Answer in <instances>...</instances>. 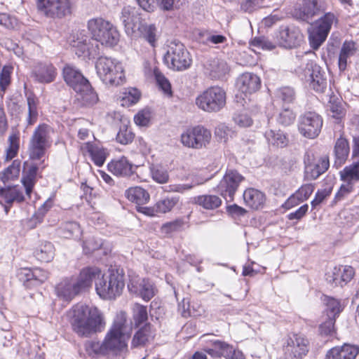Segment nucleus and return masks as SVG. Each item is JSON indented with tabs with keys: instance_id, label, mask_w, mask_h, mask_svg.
<instances>
[{
	"instance_id": "40",
	"label": "nucleus",
	"mask_w": 359,
	"mask_h": 359,
	"mask_svg": "<svg viewBox=\"0 0 359 359\" xmlns=\"http://www.w3.org/2000/svg\"><path fill=\"white\" fill-rule=\"evenodd\" d=\"M88 151L89 152L93 163L98 167L102 166L108 155L106 149L97 144H87Z\"/></svg>"
},
{
	"instance_id": "54",
	"label": "nucleus",
	"mask_w": 359,
	"mask_h": 359,
	"mask_svg": "<svg viewBox=\"0 0 359 359\" xmlns=\"http://www.w3.org/2000/svg\"><path fill=\"white\" fill-rule=\"evenodd\" d=\"M133 139L134 134L126 126H123L120 128L116 137V141L121 144H128L131 143Z\"/></svg>"
},
{
	"instance_id": "23",
	"label": "nucleus",
	"mask_w": 359,
	"mask_h": 359,
	"mask_svg": "<svg viewBox=\"0 0 359 359\" xmlns=\"http://www.w3.org/2000/svg\"><path fill=\"white\" fill-rule=\"evenodd\" d=\"M204 67L206 73L212 79H222L230 71L227 62L224 60L218 57L210 58L206 61Z\"/></svg>"
},
{
	"instance_id": "10",
	"label": "nucleus",
	"mask_w": 359,
	"mask_h": 359,
	"mask_svg": "<svg viewBox=\"0 0 359 359\" xmlns=\"http://www.w3.org/2000/svg\"><path fill=\"white\" fill-rule=\"evenodd\" d=\"M196 104L205 111H219L226 104V92L219 86H212L196 97Z\"/></svg>"
},
{
	"instance_id": "41",
	"label": "nucleus",
	"mask_w": 359,
	"mask_h": 359,
	"mask_svg": "<svg viewBox=\"0 0 359 359\" xmlns=\"http://www.w3.org/2000/svg\"><path fill=\"white\" fill-rule=\"evenodd\" d=\"M264 136L268 142L278 147H284L288 143V139L281 130H269L265 132Z\"/></svg>"
},
{
	"instance_id": "21",
	"label": "nucleus",
	"mask_w": 359,
	"mask_h": 359,
	"mask_svg": "<svg viewBox=\"0 0 359 359\" xmlns=\"http://www.w3.org/2000/svg\"><path fill=\"white\" fill-rule=\"evenodd\" d=\"M309 341L303 335L293 334L287 340L286 353L292 358H301L309 351Z\"/></svg>"
},
{
	"instance_id": "20",
	"label": "nucleus",
	"mask_w": 359,
	"mask_h": 359,
	"mask_svg": "<svg viewBox=\"0 0 359 359\" xmlns=\"http://www.w3.org/2000/svg\"><path fill=\"white\" fill-rule=\"evenodd\" d=\"M303 37L299 28L295 26H290L280 28L277 36V41L280 46L285 48H293L301 44Z\"/></svg>"
},
{
	"instance_id": "19",
	"label": "nucleus",
	"mask_w": 359,
	"mask_h": 359,
	"mask_svg": "<svg viewBox=\"0 0 359 359\" xmlns=\"http://www.w3.org/2000/svg\"><path fill=\"white\" fill-rule=\"evenodd\" d=\"M17 276L27 287H32L43 283L48 278V273L40 268H22L18 270Z\"/></svg>"
},
{
	"instance_id": "26",
	"label": "nucleus",
	"mask_w": 359,
	"mask_h": 359,
	"mask_svg": "<svg viewBox=\"0 0 359 359\" xmlns=\"http://www.w3.org/2000/svg\"><path fill=\"white\" fill-rule=\"evenodd\" d=\"M34 79L41 83H50L55 81L57 69L51 63H40L33 71Z\"/></svg>"
},
{
	"instance_id": "7",
	"label": "nucleus",
	"mask_w": 359,
	"mask_h": 359,
	"mask_svg": "<svg viewBox=\"0 0 359 359\" xmlns=\"http://www.w3.org/2000/svg\"><path fill=\"white\" fill-rule=\"evenodd\" d=\"M308 55H311V53H305L304 55L301 56L302 64L296 72L301 79L308 83L311 88L323 93L327 87L325 72L316 62L309 60Z\"/></svg>"
},
{
	"instance_id": "44",
	"label": "nucleus",
	"mask_w": 359,
	"mask_h": 359,
	"mask_svg": "<svg viewBox=\"0 0 359 359\" xmlns=\"http://www.w3.org/2000/svg\"><path fill=\"white\" fill-rule=\"evenodd\" d=\"M84 348L86 353L93 358L107 354L103 341L88 340L85 342Z\"/></svg>"
},
{
	"instance_id": "2",
	"label": "nucleus",
	"mask_w": 359,
	"mask_h": 359,
	"mask_svg": "<svg viewBox=\"0 0 359 359\" xmlns=\"http://www.w3.org/2000/svg\"><path fill=\"white\" fill-rule=\"evenodd\" d=\"M72 330L80 337H90L105 327L102 313L96 307L76 304L72 309Z\"/></svg>"
},
{
	"instance_id": "30",
	"label": "nucleus",
	"mask_w": 359,
	"mask_h": 359,
	"mask_svg": "<svg viewBox=\"0 0 359 359\" xmlns=\"http://www.w3.org/2000/svg\"><path fill=\"white\" fill-rule=\"evenodd\" d=\"M108 170L118 177H128L133 174V165L126 157L111 161L108 164Z\"/></svg>"
},
{
	"instance_id": "11",
	"label": "nucleus",
	"mask_w": 359,
	"mask_h": 359,
	"mask_svg": "<svg viewBox=\"0 0 359 359\" xmlns=\"http://www.w3.org/2000/svg\"><path fill=\"white\" fill-rule=\"evenodd\" d=\"M337 20L334 13H323L309 30V41L311 47L317 50L325 41L333 22Z\"/></svg>"
},
{
	"instance_id": "31",
	"label": "nucleus",
	"mask_w": 359,
	"mask_h": 359,
	"mask_svg": "<svg viewBox=\"0 0 359 359\" xmlns=\"http://www.w3.org/2000/svg\"><path fill=\"white\" fill-rule=\"evenodd\" d=\"M330 166V161L327 156L319 158L305 170V176L307 180H316L320 175L324 173Z\"/></svg>"
},
{
	"instance_id": "22",
	"label": "nucleus",
	"mask_w": 359,
	"mask_h": 359,
	"mask_svg": "<svg viewBox=\"0 0 359 359\" xmlns=\"http://www.w3.org/2000/svg\"><path fill=\"white\" fill-rule=\"evenodd\" d=\"M236 86L239 92L247 96L257 92L260 88L261 80L257 75L245 72L238 78Z\"/></svg>"
},
{
	"instance_id": "9",
	"label": "nucleus",
	"mask_w": 359,
	"mask_h": 359,
	"mask_svg": "<svg viewBox=\"0 0 359 359\" xmlns=\"http://www.w3.org/2000/svg\"><path fill=\"white\" fill-rule=\"evenodd\" d=\"M164 61L170 69L177 71H184L189 68L192 60L189 51L183 43L174 41L170 42Z\"/></svg>"
},
{
	"instance_id": "37",
	"label": "nucleus",
	"mask_w": 359,
	"mask_h": 359,
	"mask_svg": "<svg viewBox=\"0 0 359 359\" xmlns=\"http://www.w3.org/2000/svg\"><path fill=\"white\" fill-rule=\"evenodd\" d=\"M57 233L65 238H77L81 234V230L77 222H67L60 226Z\"/></svg>"
},
{
	"instance_id": "6",
	"label": "nucleus",
	"mask_w": 359,
	"mask_h": 359,
	"mask_svg": "<svg viewBox=\"0 0 359 359\" xmlns=\"http://www.w3.org/2000/svg\"><path fill=\"white\" fill-rule=\"evenodd\" d=\"M93 280L95 282L97 294L104 299H112L120 296L125 285L123 271L118 269H112L109 274H102L99 269V273Z\"/></svg>"
},
{
	"instance_id": "63",
	"label": "nucleus",
	"mask_w": 359,
	"mask_h": 359,
	"mask_svg": "<svg viewBox=\"0 0 359 359\" xmlns=\"http://www.w3.org/2000/svg\"><path fill=\"white\" fill-rule=\"evenodd\" d=\"M314 190V187L312 184L303 185L296 192L297 200L299 201H304L309 198Z\"/></svg>"
},
{
	"instance_id": "42",
	"label": "nucleus",
	"mask_w": 359,
	"mask_h": 359,
	"mask_svg": "<svg viewBox=\"0 0 359 359\" xmlns=\"http://www.w3.org/2000/svg\"><path fill=\"white\" fill-rule=\"evenodd\" d=\"M194 202L205 209L212 210L218 208L221 203V199L215 195H202L194 198Z\"/></svg>"
},
{
	"instance_id": "13",
	"label": "nucleus",
	"mask_w": 359,
	"mask_h": 359,
	"mask_svg": "<svg viewBox=\"0 0 359 359\" xmlns=\"http://www.w3.org/2000/svg\"><path fill=\"white\" fill-rule=\"evenodd\" d=\"M323 118L315 111H306L300 115L298 120V130L306 138L315 139L320 133Z\"/></svg>"
},
{
	"instance_id": "29",
	"label": "nucleus",
	"mask_w": 359,
	"mask_h": 359,
	"mask_svg": "<svg viewBox=\"0 0 359 359\" xmlns=\"http://www.w3.org/2000/svg\"><path fill=\"white\" fill-rule=\"evenodd\" d=\"M133 37H142L147 41L151 46H155L156 41V28L154 25L143 22L142 20L134 28Z\"/></svg>"
},
{
	"instance_id": "51",
	"label": "nucleus",
	"mask_w": 359,
	"mask_h": 359,
	"mask_svg": "<svg viewBox=\"0 0 359 359\" xmlns=\"http://www.w3.org/2000/svg\"><path fill=\"white\" fill-rule=\"evenodd\" d=\"M154 75L158 87L164 92V93L171 96L172 90L169 81L157 68L154 69Z\"/></svg>"
},
{
	"instance_id": "33",
	"label": "nucleus",
	"mask_w": 359,
	"mask_h": 359,
	"mask_svg": "<svg viewBox=\"0 0 359 359\" xmlns=\"http://www.w3.org/2000/svg\"><path fill=\"white\" fill-rule=\"evenodd\" d=\"M340 180L355 184L359 182V161L345 166L339 171Z\"/></svg>"
},
{
	"instance_id": "53",
	"label": "nucleus",
	"mask_w": 359,
	"mask_h": 359,
	"mask_svg": "<svg viewBox=\"0 0 359 359\" xmlns=\"http://www.w3.org/2000/svg\"><path fill=\"white\" fill-rule=\"evenodd\" d=\"M295 114L290 109H283L277 116V121L283 126L291 125L295 120Z\"/></svg>"
},
{
	"instance_id": "34",
	"label": "nucleus",
	"mask_w": 359,
	"mask_h": 359,
	"mask_svg": "<svg viewBox=\"0 0 359 359\" xmlns=\"http://www.w3.org/2000/svg\"><path fill=\"white\" fill-rule=\"evenodd\" d=\"M34 257L43 262H50L55 256L54 245L48 241L40 244L34 252Z\"/></svg>"
},
{
	"instance_id": "48",
	"label": "nucleus",
	"mask_w": 359,
	"mask_h": 359,
	"mask_svg": "<svg viewBox=\"0 0 359 359\" xmlns=\"http://www.w3.org/2000/svg\"><path fill=\"white\" fill-rule=\"evenodd\" d=\"M133 320L135 325L138 327L146 322L148 319V313L147 306L140 304H135L133 309Z\"/></svg>"
},
{
	"instance_id": "3",
	"label": "nucleus",
	"mask_w": 359,
	"mask_h": 359,
	"mask_svg": "<svg viewBox=\"0 0 359 359\" xmlns=\"http://www.w3.org/2000/svg\"><path fill=\"white\" fill-rule=\"evenodd\" d=\"M98 273L99 268L88 267L81 271L79 277L62 280L55 287L57 296L67 301L72 299L76 295L90 287L93 278Z\"/></svg>"
},
{
	"instance_id": "47",
	"label": "nucleus",
	"mask_w": 359,
	"mask_h": 359,
	"mask_svg": "<svg viewBox=\"0 0 359 359\" xmlns=\"http://www.w3.org/2000/svg\"><path fill=\"white\" fill-rule=\"evenodd\" d=\"M28 106V117L27 123L29 125H33L37 119V98L32 94H30L27 97Z\"/></svg>"
},
{
	"instance_id": "8",
	"label": "nucleus",
	"mask_w": 359,
	"mask_h": 359,
	"mask_svg": "<svg viewBox=\"0 0 359 359\" xmlns=\"http://www.w3.org/2000/svg\"><path fill=\"white\" fill-rule=\"evenodd\" d=\"M95 69L100 79L107 85L118 86L124 79L121 63L108 57H99L95 63Z\"/></svg>"
},
{
	"instance_id": "39",
	"label": "nucleus",
	"mask_w": 359,
	"mask_h": 359,
	"mask_svg": "<svg viewBox=\"0 0 359 359\" xmlns=\"http://www.w3.org/2000/svg\"><path fill=\"white\" fill-rule=\"evenodd\" d=\"M324 304L325 305V311L327 318L336 320V318L343 310L341 302L335 298L326 296L324 299Z\"/></svg>"
},
{
	"instance_id": "36",
	"label": "nucleus",
	"mask_w": 359,
	"mask_h": 359,
	"mask_svg": "<svg viewBox=\"0 0 359 359\" xmlns=\"http://www.w3.org/2000/svg\"><path fill=\"white\" fill-rule=\"evenodd\" d=\"M154 337V332L149 323L141 327L134 335L132 340V346L137 347L144 346L150 339Z\"/></svg>"
},
{
	"instance_id": "59",
	"label": "nucleus",
	"mask_w": 359,
	"mask_h": 359,
	"mask_svg": "<svg viewBox=\"0 0 359 359\" xmlns=\"http://www.w3.org/2000/svg\"><path fill=\"white\" fill-rule=\"evenodd\" d=\"M196 127L193 128L188 129L185 133L182 134L181 135V142L182 143L190 148H194L195 141H196Z\"/></svg>"
},
{
	"instance_id": "55",
	"label": "nucleus",
	"mask_w": 359,
	"mask_h": 359,
	"mask_svg": "<svg viewBox=\"0 0 359 359\" xmlns=\"http://www.w3.org/2000/svg\"><path fill=\"white\" fill-rule=\"evenodd\" d=\"M152 178L160 184L166 183L169 180L168 170L162 166L156 165L151 169Z\"/></svg>"
},
{
	"instance_id": "60",
	"label": "nucleus",
	"mask_w": 359,
	"mask_h": 359,
	"mask_svg": "<svg viewBox=\"0 0 359 359\" xmlns=\"http://www.w3.org/2000/svg\"><path fill=\"white\" fill-rule=\"evenodd\" d=\"M335 320L334 318H327L319 327L320 334L325 336L332 335L334 332Z\"/></svg>"
},
{
	"instance_id": "43",
	"label": "nucleus",
	"mask_w": 359,
	"mask_h": 359,
	"mask_svg": "<svg viewBox=\"0 0 359 359\" xmlns=\"http://www.w3.org/2000/svg\"><path fill=\"white\" fill-rule=\"evenodd\" d=\"M37 171L38 167L36 165H31L27 171L24 172L25 175L21 180L26 194L29 196H30L35 184Z\"/></svg>"
},
{
	"instance_id": "62",
	"label": "nucleus",
	"mask_w": 359,
	"mask_h": 359,
	"mask_svg": "<svg viewBox=\"0 0 359 359\" xmlns=\"http://www.w3.org/2000/svg\"><path fill=\"white\" fill-rule=\"evenodd\" d=\"M251 45L266 50H273L275 48L274 44L264 37H255L251 41Z\"/></svg>"
},
{
	"instance_id": "16",
	"label": "nucleus",
	"mask_w": 359,
	"mask_h": 359,
	"mask_svg": "<svg viewBox=\"0 0 359 359\" xmlns=\"http://www.w3.org/2000/svg\"><path fill=\"white\" fill-rule=\"evenodd\" d=\"M244 177L236 170H229L217 186L216 190L226 201H232Z\"/></svg>"
},
{
	"instance_id": "52",
	"label": "nucleus",
	"mask_w": 359,
	"mask_h": 359,
	"mask_svg": "<svg viewBox=\"0 0 359 359\" xmlns=\"http://www.w3.org/2000/svg\"><path fill=\"white\" fill-rule=\"evenodd\" d=\"M13 67L11 65H4L0 73V93H4L11 83V76Z\"/></svg>"
},
{
	"instance_id": "27",
	"label": "nucleus",
	"mask_w": 359,
	"mask_h": 359,
	"mask_svg": "<svg viewBox=\"0 0 359 359\" xmlns=\"http://www.w3.org/2000/svg\"><path fill=\"white\" fill-rule=\"evenodd\" d=\"M350 153L348 141L341 135L336 141L334 147V166L341 167L346 161Z\"/></svg>"
},
{
	"instance_id": "5",
	"label": "nucleus",
	"mask_w": 359,
	"mask_h": 359,
	"mask_svg": "<svg viewBox=\"0 0 359 359\" xmlns=\"http://www.w3.org/2000/svg\"><path fill=\"white\" fill-rule=\"evenodd\" d=\"M130 331L131 327L127 323L126 313L120 312L116 315L103 340L107 353L110 351H122L126 348Z\"/></svg>"
},
{
	"instance_id": "64",
	"label": "nucleus",
	"mask_w": 359,
	"mask_h": 359,
	"mask_svg": "<svg viewBox=\"0 0 359 359\" xmlns=\"http://www.w3.org/2000/svg\"><path fill=\"white\" fill-rule=\"evenodd\" d=\"M265 0H245L242 4L243 9L251 13L253 11L261 8Z\"/></svg>"
},
{
	"instance_id": "32",
	"label": "nucleus",
	"mask_w": 359,
	"mask_h": 359,
	"mask_svg": "<svg viewBox=\"0 0 359 359\" xmlns=\"http://www.w3.org/2000/svg\"><path fill=\"white\" fill-rule=\"evenodd\" d=\"M25 200L22 193L17 189L15 187H5L0 188V203H3L13 205L16 201L21 203Z\"/></svg>"
},
{
	"instance_id": "1",
	"label": "nucleus",
	"mask_w": 359,
	"mask_h": 359,
	"mask_svg": "<svg viewBox=\"0 0 359 359\" xmlns=\"http://www.w3.org/2000/svg\"><path fill=\"white\" fill-rule=\"evenodd\" d=\"M88 29L92 38L74 42V47L78 48L81 53L95 57L100 55V45L114 46L119 41V33L116 27L103 18H93L88 22Z\"/></svg>"
},
{
	"instance_id": "50",
	"label": "nucleus",
	"mask_w": 359,
	"mask_h": 359,
	"mask_svg": "<svg viewBox=\"0 0 359 359\" xmlns=\"http://www.w3.org/2000/svg\"><path fill=\"white\" fill-rule=\"evenodd\" d=\"M178 201L179 198L177 197H167L155 204L156 210H157L158 214L166 213L170 212L177 205Z\"/></svg>"
},
{
	"instance_id": "56",
	"label": "nucleus",
	"mask_w": 359,
	"mask_h": 359,
	"mask_svg": "<svg viewBox=\"0 0 359 359\" xmlns=\"http://www.w3.org/2000/svg\"><path fill=\"white\" fill-rule=\"evenodd\" d=\"M103 243L100 238L93 236L83 243V251L86 254L90 253L100 249Z\"/></svg>"
},
{
	"instance_id": "38",
	"label": "nucleus",
	"mask_w": 359,
	"mask_h": 359,
	"mask_svg": "<svg viewBox=\"0 0 359 359\" xmlns=\"http://www.w3.org/2000/svg\"><path fill=\"white\" fill-rule=\"evenodd\" d=\"M217 349L219 351V358L224 357L226 359H245L242 351L234 348L233 346L225 341L219 340Z\"/></svg>"
},
{
	"instance_id": "46",
	"label": "nucleus",
	"mask_w": 359,
	"mask_h": 359,
	"mask_svg": "<svg viewBox=\"0 0 359 359\" xmlns=\"http://www.w3.org/2000/svg\"><path fill=\"white\" fill-rule=\"evenodd\" d=\"M275 97L277 100L284 103H292L295 100L296 95L292 88L285 86L276 90Z\"/></svg>"
},
{
	"instance_id": "24",
	"label": "nucleus",
	"mask_w": 359,
	"mask_h": 359,
	"mask_svg": "<svg viewBox=\"0 0 359 359\" xmlns=\"http://www.w3.org/2000/svg\"><path fill=\"white\" fill-rule=\"evenodd\" d=\"M120 20L124 26L127 35H133L135 32L134 28L142 19L135 7L126 6L121 11Z\"/></svg>"
},
{
	"instance_id": "35",
	"label": "nucleus",
	"mask_w": 359,
	"mask_h": 359,
	"mask_svg": "<svg viewBox=\"0 0 359 359\" xmlns=\"http://www.w3.org/2000/svg\"><path fill=\"white\" fill-rule=\"evenodd\" d=\"M126 197L137 205L144 204L149 200L148 192L140 187H130L125 192Z\"/></svg>"
},
{
	"instance_id": "15",
	"label": "nucleus",
	"mask_w": 359,
	"mask_h": 359,
	"mask_svg": "<svg viewBox=\"0 0 359 359\" xmlns=\"http://www.w3.org/2000/svg\"><path fill=\"white\" fill-rule=\"evenodd\" d=\"M37 8L50 18H62L71 13L69 0H37Z\"/></svg>"
},
{
	"instance_id": "28",
	"label": "nucleus",
	"mask_w": 359,
	"mask_h": 359,
	"mask_svg": "<svg viewBox=\"0 0 359 359\" xmlns=\"http://www.w3.org/2000/svg\"><path fill=\"white\" fill-rule=\"evenodd\" d=\"M243 199L247 206L253 210H259L264 207L266 196L258 189L250 188L244 191Z\"/></svg>"
},
{
	"instance_id": "61",
	"label": "nucleus",
	"mask_w": 359,
	"mask_h": 359,
	"mask_svg": "<svg viewBox=\"0 0 359 359\" xmlns=\"http://www.w3.org/2000/svg\"><path fill=\"white\" fill-rule=\"evenodd\" d=\"M184 225V222L182 219H177L175 221L167 222L162 226L164 232L168 233L172 231L180 230Z\"/></svg>"
},
{
	"instance_id": "57",
	"label": "nucleus",
	"mask_w": 359,
	"mask_h": 359,
	"mask_svg": "<svg viewBox=\"0 0 359 359\" xmlns=\"http://www.w3.org/2000/svg\"><path fill=\"white\" fill-rule=\"evenodd\" d=\"M20 163L18 161H14L10 166H8L1 176V180L5 182L6 181L12 179L13 177L19 175Z\"/></svg>"
},
{
	"instance_id": "58",
	"label": "nucleus",
	"mask_w": 359,
	"mask_h": 359,
	"mask_svg": "<svg viewBox=\"0 0 359 359\" xmlns=\"http://www.w3.org/2000/svg\"><path fill=\"white\" fill-rule=\"evenodd\" d=\"M187 0H157L161 9L163 11H172L178 9Z\"/></svg>"
},
{
	"instance_id": "25",
	"label": "nucleus",
	"mask_w": 359,
	"mask_h": 359,
	"mask_svg": "<svg viewBox=\"0 0 359 359\" xmlns=\"http://www.w3.org/2000/svg\"><path fill=\"white\" fill-rule=\"evenodd\" d=\"M359 353V346L350 344H344L330 349L325 359H355Z\"/></svg>"
},
{
	"instance_id": "49",
	"label": "nucleus",
	"mask_w": 359,
	"mask_h": 359,
	"mask_svg": "<svg viewBox=\"0 0 359 359\" xmlns=\"http://www.w3.org/2000/svg\"><path fill=\"white\" fill-rule=\"evenodd\" d=\"M9 147L6 149V160L10 161L18 154L20 147V137L18 134L13 133L8 137Z\"/></svg>"
},
{
	"instance_id": "14",
	"label": "nucleus",
	"mask_w": 359,
	"mask_h": 359,
	"mask_svg": "<svg viewBox=\"0 0 359 359\" xmlns=\"http://www.w3.org/2000/svg\"><path fill=\"white\" fill-rule=\"evenodd\" d=\"M325 11L323 0H302L293 12L294 18L299 20L310 22L315 17L320 16Z\"/></svg>"
},
{
	"instance_id": "18",
	"label": "nucleus",
	"mask_w": 359,
	"mask_h": 359,
	"mask_svg": "<svg viewBox=\"0 0 359 359\" xmlns=\"http://www.w3.org/2000/svg\"><path fill=\"white\" fill-rule=\"evenodd\" d=\"M355 270L351 266H338L330 269L325 273V280L333 287H343L351 280Z\"/></svg>"
},
{
	"instance_id": "45",
	"label": "nucleus",
	"mask_w": 359,
	"mask_h": 359,
	"mask_svg": "<svg viewBox=\"0 0 359 359\" xmlns=\"http://www.w3.org/2000/svg\"><path fill=\"white\" fill-rule=\"evenodd\" d=\"M194 135L196 137L194 149H201L203 147H205L211 139L210 131L201 126H196V133Z\"/></svg>"
},
{
	"instance_id": "12",
	"label": "nucleus",
	"mask_w": 359,
	"mask_h": 359,
	"mask_svg": "<svg viewBox=\"0 0 359 359\" xmlns=\"http://www.w3.org/2000/svg\"><path fill=\"white\" fill-rule=\"evenodd\" d=\"M50 128L42 124L37 126L30 139L29 144V155L32 160L41 159L49 147Z\"/></svg>"
},
{
	"instance_id": "17",
	"label": "nucleus",
	"mask_w": 359,
	"mask_h": 359,
	"mask_svg": "<svg viewBox=\"0 0 359 359\" xmlns=\"http://www.w3.org/2000/svg\"><path fill=\"white\" fill-rule=\"evenodd\" d=\"M128 288L131 293L141 297L144 301H149L156 294L154 283L148 278H143L133 272L128 274Z\"/></svg>"
},
{
	"instance_id": "4",
	"label": "nucleus",
	"mask_w": 359,
	"mask_h": 359,
	"mask_svg": "<svg viewBox=\"0 0 359 359\" xmlns=\"http://www.w3.org/2000/svg\"><path fill=\"white\" fill-rule=\"evenodd\" d=\"M62 74L66 83L79 95V99L81 100L83 104L93 105L97 102V94L79 69L73 66L66 65L63 68Z\"/></svg>"
}]
</instances>
